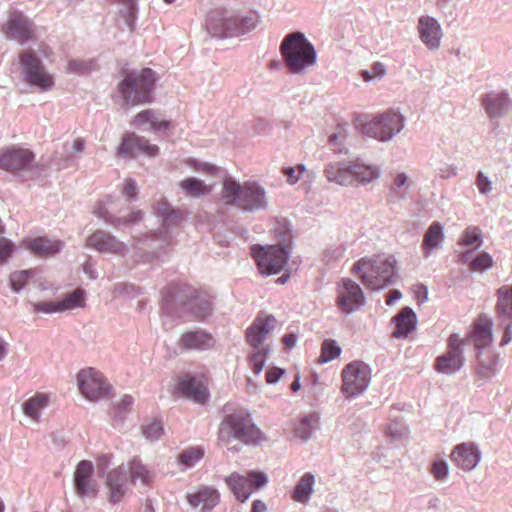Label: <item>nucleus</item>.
Wrapping results in <instances>:
<instances>
[{"label":"nucleus","mask_w":512,"mask_h":512,"mask_svg":"<svg viewBox=\"0 0 512 512\" xmlns=\"http://www.w3.org/2000/svg\"><path fill=\"white\" fill-rule=\"evenodd\" d=\"M258 23L259 15L254 11L215 8L207 13L204 28L214 38L228 39L254 30Z\"/></svg>","instance_id":"f257e3e1"},{"label":"nucleus","mask_w":512,"mask_h":512,"mask_svg":"<svg viewBox=\"0 0 512 512\" xmlns=\"http://www.w3.org/2000/svg\"><path fill=\"white\" fill-rule=\"evenodd\" d=\"M280 51L292 74H303L316 64L317 52L302 32L287 34L281 42Z\"/></svg>","instance_id":"f03ea898"},{"label":"nucleus","mask_w":512,"mask_h":512,"mask_svg":"<svg viewBox=\"0 0 512 512\" xmlns=\"http://www.w3.org/2000/svg\"><path fill=\"white\" fill-rule=\"evenodd\" d=\"M396 263L394 256L363 257L354 264L353 271L367 288L378 291L393 282Z\"/></svg>","instance_id":"7ed1b4c3"},{"label":"nucleus","mask_w":512,"mask_h":512,"mask_svg":"<svg viewBox=\"0 0 512 512\" xmlns=\"http://www.w3.org/2000/svg\"><path fill=\"white\" fill-rule=\"evenodd\" d=\"M234 440L244 444H255L262 440L260 430L243 412L227 415L220 424L219 441L224 445H229Z\"/></svg>","instance_id":"20e7f679"},{"label":"nucleus","mask_w":512,"mask_h":512,"mask_svg":"<svg viewBox=\"0 0 512 512\" xmlns=\"http://www.w3.org/2000/svg\"><path fill=\"white\" fill-rule=\"evenodd\" d=\"M0 169L23 180L37 178L41 173L34 153L19 146H10L0 150Z\"/></svg>","instance_id":"39448f33"},{"label":"nucleus","mask_w":512,"mask_h":512,"mask_svg":"<svg viewBox=\"0 0 512 512\" xmlns=\"http://www.w3.org/2000/svg\"><path fill=\"white\" fill-rule=\"evenodd\" d=\"M276 326L277 320L272 315H260L247 330V340L257 350L250 357V365L255 375H259L265 366L268 346L264 342Z\"/></svg>","instance_id":"423d86ee"},{"label":"nucleus","mask_w":512,"mask_h":512,"mask_svg":"<svg viewBox=\"0 0 512 512\" xmlns=\"http://www.w3.org/2000/svg\"><path fill=\"white\" fill-rule=\"evenodd\" d=\"M405 116L390 109L375 115L359 127L360 132L379 142H389L405 128Z\"/></svg>","instance_id":"0eeeda50"},{"label":"nucleus","mask_w":512,"mask_h":512,"mask_svg":"<svg viewBox=\"0 0 512 512\" xmlns=\"http://www.w3.org/2000/svg\"><path fill=\"white\" fill-rule=\"evenodd\" d=\"M154 82V72L151 69L129 73L118 86L124 104L136 106L150 102Z\"/></svg>","instance_id":"6e6552de"},{"label":"nucleus","mask_w":512,"mask_h":512,"mask_svg":"<svg viewBox=\"0 0 512 512\" xmlns=\"http://www.w3.org/2000/svg\"><path fill=\"white\" fill-rule=\"evenodd\" d=\"M290 253V246L286 244L256 245L251 248V255L259 272L266 276L276 275L281 271L289 273L291 271L288 263Z\"/></svg>","instance_id":"1a4fd4ad"},{"label":"nucleus","mask_w":512,"mask_h":512,"mask_svg":"<svg viewBox=\"0 0 512 512\" xmlns=\"http://www.w3.org/2000/svg\"><path fill=\"white\" fill-rule=\"evenodd\" d=\"M20 66L26 84L41 92L53 88V75L46 70L41 60L31 51H24L20 55Z\"/></svg>","instance_id":"9d476101"},{"label":"nucleus","mask_w":512,"mask_h":512,"mask_svg":"<svg viewBox=\"0 0 512 512\" xmlns=\"http://www.w3.org/2000/svg\"><path fill=\"white\" fill-rule=\"evenodd\" d=\"M341 392L346 398L356 397L369 386L371 380L370 367L362 361H353L347 364L341 373Z\"/></svg>","instance_id":"9b49d317"},{"label":"nucleus","mask_w":512,"mask_h":512,"mask_svg":"<svg viewBox=\"0 0 512 512\" xmlns=\"http://www.w3.org/2000/svg\"><path fill=\"white\" fill-rule=\"evenodd\" d=\"M225 483L238 500L245 502L252 494V488L262 489L266 486L268 475L258 471L246 474L234 472L225 478Z\"/></svg>","instance_id":"f8f14e48"},{"label":"nucleus","mask_w":512,"mask_h":512,"mask_svg":"<svg viewBox=\"0 0 512 512\" xmlns=\"http://www.w3.org/2000/svg\"><path fill=\"white\" fill-rule=\"evenodd\" d=\"M77 386L80 393L90 401H96L105 397L110 388L103 374L92 367L78 372Z\"/></svg>","instance_id":"ddd939ff"},{"label":"nucleus","mask_w":512,"mask_h":512,"mask_svg":"<svg viewBox=\"0 0 512 512\" xmlns=\"http://www.w3.org/2000/svg\"><path fill=\"white\" fill-rule=\"evenodd\" d=\"M337 305L345 314L359 310L365 302L361 287L353 280L343 278L337 285Z\"/></svg>","instance_id":"4468645a"},{"label":"nucleus","mask_w":512,"mask_h":512,"mask_svg":"<svg viewBox=\"0 0 512 512\" xmlns=\"http://www.w3.org/2000/svg\"><path fill=\"white\" fill-rule=\"evenodd\" d=\"M416 29L420 41L429 51H438L442 44L444 32L438 19L423 14L417 20Z\"/></svg>","instance_id":"2eb2a0df"},{"label":"nucleus","mask_w":512,"mask_h":512,"mask_svg":"<svg viewBox=\"0 0 512 512\" xmlns=\"http://www.w3.org/2000/svg\"><path fill=\"white\" fill-rule=\"evenodd\" d=\"M131 484L125 465L110 470L105 478L108 501L114 504L120 502L130 491Z\"/></svg>","instance_id":"dca6fc26"},{"label":"nucleus","mask_w":512,"mask_h":512,"mask_svg":"<svg viewBox=\"0 0 512 512\" xmlns=\"http://www.w3.org/2000/svg\"><path fill=\"white\" fill-rule=\"evenodd\" d=\"M94 466L91 461H80L73 476V486L76 494L82 498L95 497L98 492L97 480L93 478Z\"/></svg>","instance_id":"f3484780"},{"label":"nucleus","mask_w":512,"mask_h":512,"mask_svg":"<svg viewBox=\"0 0 512 512\" xmlns=\"http://www.w3.org/2000/svg\"><path fill=\"white\" fill-rule=\"evenodd\" d=\"M450 459L457 468L470 472L475 470L481 462L482 453L478 444L463 442L452 449Z\"/></svg>","instance_id":"a211bd4d"},{"label":"nucleus","mask_w":512,"mask_h":512,"mask_svg":"<svg viewBox=\"0 0 512 512\" xmlns=\"http://www.w3.org/2000/svg\"><path fill=\"white\" fill-rule=\"evenodd\" d=\"M207 378L204 375H186L176 385V392L194 400L204 403L208 398Z\"/></svg>","instance_id":"6ab92c4d"},{"label":"nucleus","mask_w":512,"mask_h":512,"mask_svg":"<svg viewBox=\"0 0 512 512\" xmlns=\"http://www.w3.org/2000/svg\"><path fill=\"white\" fill-rule=\"evenodd\" d=\"M268 195L265 188L256 181L244 182V195L241 210L255 212L268 207Z\"/></svg>","instance_id":"aec40b11"},{"label":"nucleus","mask_w":512,"mask_h":512,"mask_svg":"<svg viewBox=\"0 0 512 512\" xmlns=\"http://www.w3.org/2000/svg\"><path fill=\"white\" fill-rule=\"evenodd\" d=\"M158 151L159 148L156 145L151 144L146 138L134 133L124 135L119 146V154L124 156L136 157L139 154H144L154 157L158 154Z\"/></svg>","instance_id":"412c9836"},{"label":"nucleus","mask_w":512,"mask_h":512,"mask_svg":"<svg viewBox=\"0 0 512 512\" xmlns=\"http://www.w3.org/2000/svg\"><path fill=\"white\" fill-rule=\"evenodd\" d=\"M189 505L200 512L211 511L220 501V493L212 486H201L186 494Z\"/></svg>","instance_id":"4be33fe9"},{"label":"nucleus","mask_w":512,"mask_h":512,"mask_svg":"<svg viewBox=\"0 0 512 512\" xmlns=\"http://www.w3.org/2000/svg\"><path fill=\"white\" fill-rule=\"evenodd\" d=\"M157 217L162 221V229L158 232L150 233L147 238L152 239L156 237L160 240L161 245L168 244V233L171 227L177 225L180 221V214L172 209L165 201H160L156 207Z\"/></svg>","instance_id":"5701e85b"},{"label":"nucleus","mask_w":512,"mask_h":512,"mask_svg":"<svg viewBox=\"0 0 512 512\" xmlns=\"http://www.w3.org/2000/svg\"><path fill=\"white\" fill-rule=\"evenodd\" d=\"M22 246L37 257L49 258L58 254L63 249L64 243L57 239L35 237L24 239Z\"/></svg>","instance_id":"b1692460"},{"label":"nucleus","mask_w":512,"mask_h":512,"mask_svg":"<svg viewBox=\"0 0 512 512\" xmlns=\"http://www.w3.org/2000/svg\"><path fill=\"white\" fill-rule=\"evenodd\" d=\"M4 31L8 38L21 43L33 36L31 21L21 13H14L11 16L4 27Z\"/></svg>","instance_id":"393cba45"},{"label":"nucleus","mask_w":512,"mask_h":512,"mask_svg":"<svg viewBox=\"0 0 512 512\" xmlns=\"http://www.w3.org/2000/svg\"><path fill=\"white\" fill-rule=\"evenodd\" d=\"M132 124L142 131L165 132L171 126L170 121L161 117L154 110L147 109L139 112L133 119Z\"/></svg>","instance_id":"a878e982"},{"label":"nucleus","mask_w":512,"mask_h":512,"mask_svg":"<svg viewBox=\"0 0 512 512\" xmlns=\"http://www.w3.org/2000/svg\"><path fill=\"white\" fill-rule=\"evenodd\" d=\"M327 180L340 186H352V159L330 162L324 169Z\"/></svg>","instance_id":"bb28decb"},{"label":"nucleus","mask_w":512,"mask_h":512,"mask_svg":"<svg viewBox=\"0 0 512 512\" xmlns=\"http://www.w3.org/2000/svg\"><path fill=\"white\" fill-rule=\"evenodd\" d=\"M87 246L105 253H122L125 245L108 232L98 230L86 240Z\"/></svg>","instance_id":"cd10ccee"},{"label":"nucleus","mask_w":512,"mask_h":512,"mask_svg":"<svg viewBox=\"0 0 512 512\" xmlns=\"http://www.w3.org/2000/svg\"><path fill=\"white\" fill-rule=\"evenodd\" d=\"M415 181L406 172H397L392 178L389 195L395 202L411 198Z\"/></svg>","instance_id":"c85d7f7f"},{"label":"nucleus","mask_w":512,"mask_h":512,"mask_svg":"<svg viewBox=\"0 0 512 512\" xmlns=\"http://www.w3.org/2000/svg\"><path fill=\"white\" fill-rule=\"evenodd\" d=\"M492 326L493 321L487 315H480L475 321L470 337L477 349H484L492 344Z\"/></svg>","instance_id":"c756f323"},{"label":"nucleus","mask_w":512,"mask_h":512,"mask_svg":"<svg viewBox=\"0 0 512 512\" xmlns=\"http://www.w3.org/2000/svg\"><path fill=\"white\" fill-rule=\"evenodd\" d=\"M482 104L490 118H499L508 111L511 99L507 93L491 92L484 96Z\"/></svg>","instance_id":"7c9ffc66"},{"label":"nucleus","mask_w":512,"mask_h":512,"mask_svg":"<svg viewBox=\"0 0 512 512\" xmlns=\"http://www.w3.org/2000/svg\"><path fill=\"white\" fill-rule=\"evenodd\" d=\"M352 176L353 185L368 184L380 178L381 169L377 165L366 163L361 158H354L352 159Z\"/></svg>","instance_id":"2f4dec72"},{"label":"nucleus","mask_w":512,"mask_h":512,"mask_svg":"<svg viewBox=\"0 0 512 512\" xmlns=\"http://www.w3.org/2000/svg\"><path fill=\"white\" fill-rule=\"evenodd\" d=\"M396 329L392 333L394 338L407 337L416 327L417 317L410 307H405L393 318Z\"/></svg>","instance_id":"473e14b6"},{"label":"nucleus","mask_w":512,"mask_h":512,"mask_svg":"<svg viewBox=\"0 0 512 512\" xmlns=\"http://www.w3.org/2000/svg\"><path fill=\"white\" fill-rule=\"evenodd\" d=\"M316 476L311 472L304 473L292 492V499L300 504H308L315 492Z\"/></svg>","instance_id":"72a5a7b5"},{"label":"nucleus","mask_w":512,"mask_h":512,"mask_svg":"<svg viewBox=\"0 0 512 512\" xmlns=\"http://www.w3.org/2000/svg\"><path fill=\"white\" fill-rule=\"evenodd\" d=\"M464 364L463 353L446 351L435 360V369L442 374L452 375L458 372Z\"/></svg>","instance_id":"f704fd0d"},{"label":"nucleus","mask_w":512,"mask_h":512,"mask_svg":"<svg viewBox=\"0 0 512 512\" xmlns=\"http://www.w3.org/2000/svg\"><path fill=\"white\" fill-rule=\"evenodd\" d=\"M244 195V183L241 184L233 178H226L222 183L221 200L226 205H233L241 209Z\"/></svg>","instance_id":"c9c22d12"},{"label":"nucleus","mask_w":512,"mask_h":512,"mask_svg":"<svg viewBox=\"0 0 512 512\" xmlns=\"http://www.w3.org/2000/svg\"><path fill=\"white\" fill-rule=\"evenodd\" d=\"M181 345L187 349L206 350L213 347L214 339L205 331H192L182 335Z\"/></svg>","instance_id":"e433bc0d"},{"label":"nucleus","mask_w":512,"mask_h":512,"mask_svg":"<svg viewBox=\"0 0 512 512\" xmlns=\"http://www.w3.org/2000/svg\"><path fill=\"white\" fill-rule=\"evenodd\" d=\"M444 240L443 227L440 223H432L426 231L422 243V250L425 257H429L432 252L438 249Z\"/></svg>","instance_id":"4c0bfd02"},{"label":"nucleus","mask_w":512,"mask_h":512,"mask_svg":"<svg viewBox=\"0 0 512 512\" xmlns=\"http://www.w3.org/2000/svg\"><path fill=\"white\" fill-rule=\"evenodd\" d=\"M49 406V397L46 394H36L22 404L23 413L32 421H38L42 412Z\"/></svg>","instance_id":"58836bf2"},{"label":"nucleus","mask_w":512,"mask_h":512,"mask_svg":"<svg viewBox=\"0 0 512 512\" xmlns=\"http://www.w3.org/2000/svg\"><path fill=\"white\" fill-rule=\"evenodd\" d=\"M110 207H106L103 212H97L99 217L104 218L110 224L117 227H133L143 219V213L140 210L131 211L127 215L112 217Z\"/></svg>","instance_id":"ea45409f"},{"label":"nucleus","mask_w":512,"mask_h":512,"mask_svg":"<svg viewBox=\"0 0 512 512\" xmlns=\"http://www.w3.org/2000/svg\"><path fill=\"white\" fill-rule=\"evenodd\" d=\"M319 419V415L315 412L304 414L295 427V436L303 441L310 439L312 434L319 428Z\"/></svg>","instance_id":"a19ab883"},{"label":"nucleus","mask_w":512,"mask_h":512,"mask_svg":"<svg viewBox=\"0 0 512 512\" xmlns=\"http://www.w3.org/2000/svg\"><path fill=\"white\" fill-rule=\"evenodd\" d=\"M496 311L499 317L512 320V285H503L497 290Z\"/></svg>","instance_id":"79ce46f5"},{"label":"nucleus","mask_w":512,"mask_h":512,"mask_svg":"<svg viewBox=\"0 0 512 512\" xmlns=\"http://www.w3.org/2000/svg\"><path fill=\"white\" fill-rule=\"evenodd\" d=\"M179 187L188 196L202 197L212 191L214 183H205L197 178H186L179 183Z\"/></svg>","instance_id":"37998d69"},{"label":"nucleus","mask_w":512,"mask_h":512,"mask_svg":"<svg viewBox=\"0 0 512 512\" xmlns=\"http://www.w3.org/2000/svg\"><path fill=\"white\" fill-rule=\"evenodd\" d=\"M125 467L128 469L131 482L139 480L142 484L148 485L153 478V472L139 460H132Z\"/></svg>","instance_id":"c03bdc74"},{"label":"nucleus","mask_w":512,"mask_h":512,"mask_svg":"<svg viewBox=\"0 0 512 512\" xmlns=\"http://www.w3.org/2000/svg\"><path fill=\"white\" fill-rule=\"evenodd\" d=\"M204 456V450L201 447H189L183 450L178 458L177 464L181 471L193 468Z\"/></svg>","instance_id":"a18cd8bd"},{"label":"nucleus","mask_w":512,"mask_h":512,"mask_svg":"<svg viewBox=\"0 0 512 512\" xmlns=\"http://www.w3.org/2000/svg\"><path fill=\"white\" fill-rule=\"evenodd\" d=\"M61 313L83 307L85 305V292L77 289L67 294L62 300H59Z\"/></svg>","instance_id":"49530a36"},{"label":"nucleus","mask_w":512,"mask_h":512,"mask_svg":"<svg viewBox=\"0 0 512 512\" xmlns=\"http://www.w3.org/2000/svg\"><path fill=\"white\" fill-rule=\"evenodd\" d=\"M37 270H22L16 271L10 275V285L13 291L19 292L29 281V279L36 277Z\"/></svg>","instance_id":"de8ad7c7"},{"label":"nucleus","mask_w":512,"mask_h":512,"mask_svg":"<svg viewBox=\"0 0 512 512\" xmlns=\"http://www.w3.org/2000/svg\"><path fill=\"white\" fill-rule=\"evenodd\" d=\"M341 347L336 341L327 339L322 343L320 361L322 363L330 362L340 356Z\"/></svg>","instance_id":"09e8293b"},{"label":"nucleus","mask_w":512,"mask_h":512,"mask_svg":"<svg viewBox=\"0 0 512 512\" xmlns=\"http://www.w3.org/2000/svg\"><path fill=\"white\" fill-rule=\"evenodd\" d=\"M482 242V232L478 227L466 228L460 239V244L463 246L479 247Z\"/></svg>","instance_id":"8fccbe9b"},{"label":"nucleus","mask_w":512,"mask_h":512,"mask_svg":"<svg viewBox=\"0 0 512 512\" xmlns=\"http://www.w3.org/2000/svg\"><path fill=\"white\" fill-rule=\"evenodd\" d=\"M494 264L492 256L487 252L478 253L469 264L473 271L483 272L490 269Z\"/></svg>","instance_id":"3c124183"},{"label":"nucleus","mask_w":512,"mask_h":512,"mask_svg":"<svg viewBox=\"0 0 512 512\" xmlns=\"http://www.w3.org/2000/svg\"><path fill=\"white\" fill-rule=\"evenodd\" d=\"M142 432L147 440L153 442L161 438L164 434V428L160 421L152 420L143 425Z\"/></svg>","instance_id":"603ef678"},{"label":"nucleus","mask_w":512,"mask_h":512,"mask_svg":"<svg viewBox=\"0 0 512 512\" xmlns=\"http://www.w3.org/2000/svg\"><path fill=\"white\" fill-rule=\"evenodd\" d=\"M386 75V67L383 63L376 62L370 70H363L361 76L365 82L381 80Z\"/></svg>","instance_id":"864d4df0"},{"label":"nucleus","mask_w":512,"mask_h":512,"mask_svg":"<svg viewBox=\"0 0 512 512\" xmlns=\"http://www.w3.org/2000/svg\"><path fill=\"white\" fill-rule=\"evenodd\" d=\"M430 472L436 480L444 482L449 474V465L443 459H435L431 464Z\"/></svg>","instance_id":"5fc2aeb1"},{"label":"nucleus","mask_w":512,"mask_h":512,"mask_svg":"<svg viewBox=\"0 0 512 512\" xmlns=\"http://www.w3.org/2000/svg\"><path fill=\"white\" fill-rule=\"evenodd\" d=\"M347 139V133L344 128H338L337 131L331 134L328 138L331 149L337 153L346 152V149L342 147Z\"/></svg>","instance_id":"6e6d98bb"},{"label":"nucleus","mask_w":512,"mask_h":512,"mask_svg":"<svg viewBox=\"0 0 512 512\" xmlns=\"http://www.w3.org/2000/svg\"><path fill=\"white\" fill-rule=\"evenodd\" d=\"M305 171V166L299 164L294 167H284L282 173L286 176V182L289 185H294L302 178Z\"/></svg>","instance_id":"4d7b16f0"},{"label":"nucleus","mask_w":512,"mask_h":512,"mask_svg":"<svg viewBox=\"0 0 512 512\" xmlns=\"http://www.w3.org/2000/svg\"><path fill=\"white\" fill-rule=\"evenodd\" d=\"M34 313L53 314L61 313L59 301L32 303Z\"/></svg>","instance_id":"13d9d810"},{"label":"nucleus","mask_w":512,"mask_h":512,"mask_svg":"<svg viewBox=\"0 0 512 512\" xmlns=\"http://www.w3.org/2000/svg\"><path fill=\"white\" fill-rule=\"evenodd\" d=\"M92 64L91 61L70 60L67 69L74 73H87L92 69Z\"/></svg>","instance_id":"bf43d9fd"},{"label":"nucleus","mask_w":512,"mask_h":512,"mask_svg":"<svg viewBox=\"0 0 512 512\" xmlns=\"http://www.w3.org/2000/svg\"><path fill=\"white\" fill-rule=\"evenodd\" d=\"M122 194L128 201L135 199L138 194L136 182L130 178L125 179L122 187Z\"/></svg>","instance_id":"052dcab7"},{"label":"nucleus","mask_w":512,"mask_h":512,"mask_svg":"<svg viewBox=\"0 0 512 512\" xmlns=\"http://www.w3.org/2000/svg\"><path fill=\"white\" fill-rule=\"evenodd\" d=\"M476 186L482 195H488L493 189L492 182L483 172L477 174Z\"/></svg>","instance_id":"680f3d73"},{"label":"nucleus","mask_w":512,"mask_h":512,"mask_svg":"<svg viewBox=\"0 0 512 512\" xmlns=\"http://www.w3.org/2000/svg\"><path fill=\"white\" fill-rule=\"evenodd\" d=\"M13 252V243L4 238L0 237V264H3L11 256Z\"/></svg>","instance_id":"e2e57ef3"},{"label":"nucleus","mask_w":512,"mask_h":512,"mask_svg":"<svg viewBox=\"0 0 512 512\" xmlns=\"http://www.w3.org/2000/svg\"><path fill=\"white\" fill-rule=\"evenodd\" d=\"M121 3L125 5V21L127 26L132 29L133 21H134V9H135V0H119Z\"/></svg>","instance_id":"0e129e2a"},{"label":"nucleus","mask_w":512,"mask_h":512,"mask_svg":"<svg viewBox=\"0 0 512 512\" xmlns=\"http://www.w3.org/2000/svg\"><path fill=\"white\" fill-rule=\"evenodd\" d=\"M458 174L457 167L453 164H444L438 169V177L441 179H450L456 177Z\"/></svg>","instance_id":"69168bd1"},{"label":"nucleus","mask_w":512,"mask_h":512,"mask_svg":"<svg viewBox=\"0 0 512 512\" xmlns=\"http://www.w3.org/2000/svg\"><path fill=\"white\" fill-rule=\"evenodd\" d=\"M345 247L343 245H333L326 249L325 257L328 260H338L344 256Z\"/></svg>","instance_id":"338daca9"},{"label":"nucleus","mask_w":512,"mask_h":512,"mask_svg":"<svg viewBox=\"0 0 512 512\" xmlns=\"http://www.w3.org/2000/svg\"><path fill=\"white\" fill-rule=\"evenodd\" d=\"M284 374V370L278 367H270L266 371L265 377L268 384H275L281 376Z\"/></svg>","instance_id":"774afa93"}]
</instances>
